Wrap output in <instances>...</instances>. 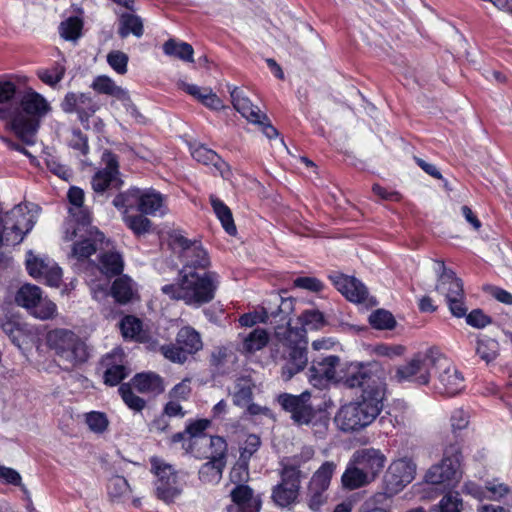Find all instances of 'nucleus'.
<instances>
[{"label": "nucleus", "mask_w": 512, "mask_h": 512, "mask_svg": "<svg viewBox=\"0 0 512 512\" xmlns=\"http://www.w3.org/2000/svg\"><path fill=\"white\" fill-rule=\"evenodd\" d=\"M191 154L196 161L203 164H213L218 169L221 168L220 164H224L216 152L203 145L193 148Z\"/></svg>", "instance_id": "obj_46"}, {"label": "nucleus", "mask_w": 512, "mask_h": 512, "mask_svg": "<svg viewBox=\"0 0 512 512\" xmlns=\"http://www.w3.org/2000/svg\"><path fill=\"white\" fill-rule=\"evenodd\" d=\"M26 266L32 277H43L46 283L52 287H58L60 285L62 272L59 267H50L42 259L33 256L32 253H29Z\"/></svg>", "instance_id": "obj_22"}, {"label": "nucleus", "mask_w": 512, "mask_h": 512, "mask_svg": "<svg viewBox=\"0 0 512 512\" xmlns=\"http://www.w3.org/2000/svg\"><path fill=\"white\" fill-rule=\"evenodd\" d=\"M338 364L339 357L333 355L325 357L321 361H313L309 369V381L313 386H319L323 379H334Z\"/></svg>", "instance_id": "obj_25"}, {"label": "nucleus", "mask_w": 512, "mask_h": 512, "mask_svg": "<svg viewBox=\"0 0 512 512\" xmlns=\"http://www.w3.org/2000/svg\"><path fill=\"white\" fill-rule=\"evenodd\" d=\"M180 258L183 262V266L179 270L180 274L208 272L207 268L210 266V259L202 246L181 252Z\"/></svg>", "instance_id": "obj_24"}, {"label": "nucleus", "mask_w": 512, "mask_h": 512, "mask_svg": "<svg viewBox=\"0 0 512 512\" xmlns=\"http://www.w3.org/2000/svg\"><path fill=\"white\" fill-rule=\"evenodd\" d=\"M271 358L281 366V376L285 381L304 370L308 357L307 341L302 331L278 325L275 328V341L271 346Z\"/></svg>", "instance_id": "obj_2"}, {"label": "nucleus", "mask_w": 512, "mask_h": 512, "mask_svg": "<svg viewBox=\"0 0 512 512\" xmlns=\"http://www.w3.org/2000/svg\"><path fill=\"white\" fill-rule=\"evenodd\" d=\"M293 309V301L291 299H281V303L278 306L277 311H272L270 316L273 318L279 317V322H285L287 324L286 327H290L289 316Z\"/></svg>", "instance_id": "obj_59"}, {"label": "nucleus", "mask_w": 512, "mask_h": 512, "mask_svg": "<svg viewBox=\"0 0 512 512\" xmlns=\"http://www.w3.org/2000/svg\"><path fill=\"white\" fill-rule=\"evenodd\" d=\"M499 343L487 335H478L475 353L486 364L493 362L499 356Z\"/></svg>", "instance_id": "obj_31"}, {"label": "nucleus", "mask_w": 512, "mask_h": 512, "mask_svg": "<svg viewBox=\"0 0 512 512\" xmlns=\"http://www.w3.org/2000/svg\"><path fill=\"white\" fill-rule=\"evenodd\" d=\"M205 442H209L211 453L208 457L216 458V459H225L227 453V443L224 438L220 436H211L209 439L206 437L203 438Z\"/></svg>", "instance_id": "obj_56"}, {"label": "nucleus", "mask_w": 512, "mask_h": 512, "mask_svg": "<svg viewBox=\"0 0 512 512\" xmlns=\"http://www.w3.org/2000/svg\"><path fill=\"white\" fill-rule=\"evenodd\" d=\"M370 324L376 329H392L396 321L393 315L386 310H376L369 317Z\"/></svg>", "instance_id": "obj_49"}, {"label": "nucleus", "mask_w": 512, "mask_h": 512, "mask_svg": "<svg viewBox=\"0 0 512 512\" xmlns=\"http://www.w3.org/2000/svg\"><path fill=\"white\" fill-rule=\"evenodd\" d=\"M385 371L377 362L366 364H351L343 377L345 387L354 389L362 388V393L368 392L379 397L385 396L386 383Z\"/></svg>", "instance_id": "obj_7"}, {"label": "nucleus", "mask_w": 512, "mask_h": 512, "mask_svg": "<svg viewBox=\"0 0 512 512\" xmlns=\"http://www.w3.org/2000/svg\"><path fill=\"white\" fill-rule=\"evenodd\" d=\"M335 469L336 464L334 462L326 461L312 475L306 492V501L311 510L319 511L321 506L326 503V492Z\"/></svg>", "instance_id": "obj_13"}, {"label": "nucleus", "mask_w": 512, "mask_h": 512, "mask_svg": "<svg viewBox=\"0 0 512 512\" xmlns=\"http://www.w3.org/2000/svg\"><path fill=\"white\" fill-rule=\"evenodd\" d=\"M191 393L190 379L185 378L182 382L175 385L169 392V399L174 401H185Z\"/></svg>", "instance_id": "obj_60"}, {"label": "nucleus", "mask_w": 512, "mask_h": 512, "mask_svg": "<svg viewBox=\"0 0 512 512\" xmlns=\"http://www.w3.org/2000/svg\"><path fill=\"white\" fill-rule=\"evenodd\" d=\"M49 110L48 102L40 94L29 91L19 96L8 124L22 142L33 144L40 119Z\"/></svg>", "instance_id": "obj_4"}, {"label": "nucleus", "mask_w": 512, "mask_h": 512, "mask_svg": "<svg viewBox=\"0 0 512 512\" xmlns=\"http://www.w3.org/2000/svg\"><path fill=\"white\" fill-rule=\"evenodd\" d=\"M343 486L349 490H355L366 485H369L374 481L369 475L353 465L350 461L348 466L341 477Z\"/></svg>", "instance_id": "obj_30"}, {"label": "nucleus", "mask_w": 512, "mask_h": 512, "mask_svg": "<svg viewBox=\"0 0 512 512\" xmlns=\"http://www.w3.org/2000/svg\"><path fill=\"white\" fill-rule=\"evenodd\" d=\"M230 96L233 107L249 122L260 126L267 138L272 139L278 136L277 129L273 127L267 115L258 106L252 104L244 90L233 87Z\"/></svg>", "instance_id": "obj_12"}, {"label": "nucleus", "mask_w": 512, "mask_h": 512, "mask_svg": "<svg viewBox=\"0 0 512 512\" xmlns=\"http://www.w3.org/2000/svg\"><path fill=\"white\" fill-rule=\"evenodd\" d=\"M261 446V439L255 434H250L245 439L243 446L240 448V461L247 467L248 461L257 452Z\"/></svg>", "instance_id": "obj_50"}, {"label": "nucleus", "mask_w": 512, "mask_h": 512, "mask_svg": "<svg viewBox=\"0 0 512 512\" xmlns=\"http://www.w3.org/2000/svg\"><path fill=\"white\" fill-rule=\"evenodd\" d=\"M119 328L125 339H132L138 342H147L149 340V335L143 329L141 320L135 316H125L120 321Z\"/></svg>", "instance_id": "obj_29"}, {"label": "nucleus", "mask_w": 512, "mask_h": 512, "mask_svg": "<svg viewBox=\"0 0 512 512\" xmlns=\"http://www.w3.org/2000/svg\"><path fill=\"white\" fill-rule=\"evenodd\" d=\"M299 491L300 490L297 488L285 485L284 483L280 482L277 486L274 487L272 498L277 505L286 507L296 501L299 496Z\"/></svg>", "instance_id": "obj_40"}, {"label": "nucleus", "mask_w": 512, "mask_h": 512, "mask_svg": "<svg viewBox=\"0 0 512 512\" xmlns=\"http://www.w3.org/2000/svg\"><path fill=\"white\" fill-rule=\"evenodd\" d=\"M337 290L352 302H362L367 297L366 287L356 278L338 274L330 276Z\"/></svg>", "instance_id": "obj_23"}, {"label": "nucleus", "mask_w": 512, "mask_h": 512, "mask_svg": "<svg viewBox=\"0 0 512 512\" xmlns=\"http://www.w3.org/2000/svg\"><path fill=\"white\" fill-rule=\"evenodd\" d=\"M281 466V482L284 483L285 485H289L300 490L301 481L303 478H306L307 475H304V473L295 472L294 467L284 465Z\"/></svg>", "instance_id": "obj_54"}, {"label": "nucleus", "mask_w": 512, "mask_h": 512, "mask_svg": "<svg viewBox=\"0 0 512 512\" xmlns=\"http://www.w3.org/2000/svg\"><path fill=\"white\" fill-rule=\"evenodd\" d=\"M232 501L238 506V512H259L260 500L253 495V490L247 485H237L231 491Z\"/></svg>", "instance_id": "obj_26"}, {"label": "nucleus", "mask_w": 512, "mask_h": 512, "mask_svg": "<svg viewBox=\"0 0 512 512\" xmlns=\"http://www.w3.org/2000/svg\"><path fill=\"white\" fill-rule=\"evenodd\" d=\"M384 397L362 393L356 401L340 407L335 422L344 432L359 431L369 426L379 415L383 407Z\"/></svg>", "instance_id": "obj_5"}, {"label": "nucleus", "mask_w": 512, "mask_h": 512, "mask_svg": "<svg viewBox=\"0 0 512 512\" xmlns=\"http://www.w3.org/2000/svg\"><path fill=\"white\" fill-rule=\"evenodd\" d=\"M466 322L468 325L482 329L492 323V318L486 315L481 309H474L470 313L466 312Z\"/></svg>", "instance_id": "obj_57"}, {"label": "nucleus", "mask_w": 512, "mask_h": 512, "mask_svg": "<svg viewBox=\"0 0 512 512\" xmlns=\"http://www.w3.org/2000/svg\"><path fill=\"white\" fill-rule=\"evenodd\" d=\"M416 474V464L408 458L393 461L384 476L386 488L391 493H397L413 481Z\"/></svg>", "instance_id": "obj_16"}, {"label": "nucleus", "mask_w": 512, "mask_h": 512, "mask_svg": "<svg viewBox=\"0 0 512 512\" xmlns=\"http://www.w3.org/2000/svg\"><path fill=\"white\" fill-rule=\"evenodd\" d=\"M85 422L91 431L98 434L105 432L109 425L106 414L96 411L87 413Z\"/></svg>", "instance_id": "obj_51"}, {"label": "nucleus", "mask_w": 512, "mask_h": 512, "mask_svg": "<svg viewBox=\"0 0 512 512\" xmlns=\"http://www.w3.org/2000/svg\"><path fill=\"white\" fill-rule=\"evenodd\" d=\"M101 271L107 276H116L123 270L121 255L115 252L104 253L100 258Z\"/></svg>", "instance_id": "obj_42"}, {"label": "nucleus", "mask_w": 512, "mask_h": 512, "mask_svg": "<svg viewBox=\"0 0 512 512\" xmlns=\"http://www.w3.org/2000/svg\"><path fill=\"white\" fill-rule=\"evenodd\" d=\"M124 221L127 226L137 235L144 234L150 230L151 221L141 215H124Z\"/></svg>", "instance_id": "obj_52"}, {"label": "nucleus", "mask_w": 512, "mask_h": 512, "mask_svg": "<svg viewBox=\"0 0 512 512\" xmlns=\"http://www.w3.org/2000/svg\"><path fill=\"white\" fill-rule=\"evenodd\" d=\"M164 203V197L155 190L141 192L138 210L144 214H154L160 210Z\"/></svg>", "instance_id": "obj_38"}, {"label": "nucleus", "mask_w": 512, "mask_h": 512, "mask_svg": "<svg viewBox=\"0 0 512 512\" xmlns=\"http://www.w3.org/2000/svg\"><path fill=\"white\" fill-rule=\"evenodd\" d=\"M15 302L41 320L50 319L56 313V305L52 301L42 298L40 288L35 285H23L16 293Z\"/></svg>", "instance_id": "obj_14"}, {"label": "nucleus", "mask_w": 512, "mask_h": 512, "mask_svg": "<svg viewBox=\"0 0 512 512\" xmlns=\"http://www.w3.org/2000/svg\"><path fill=\"white\" fill-rule=\"evenodd\" d=\"M459 458L457 455L444 457L441 463L433 465L425 475V481L433 485L458 481L461 473L459 471Z\"/></svg>", "instance_id": "obj_18"}, {"label": "nucleus", "mask_w": 512, "mask_h": 512, "mask_svg": "<svg viewBox=\"0 0 512 512\" xmlns=\"http://www.w3.org/2000/svg\"><path fill=\"white\" fill-rule=\"evenodd\" d=\"M299 320L303 326V331L307 329L317 330L325 325V320L323 314L318 310H307L304 311Z\"/></svg>", "instance_id": "obj_48"}, {"label": "nucleus", "mask_w": 512, "mask_h": 512, "mask_svg": "<svg viewBox=\"0 0 512 512\" xmlns=\"http://www.w3.org/2000/svg\"><path fill=\"white\" fill-rule=\"evenodd\" d=\"M217 287L216 273L189 272L178 273L177 283L164 285L161 291L172 300L183 301L187 305L201 306L214 299Z\"/></svg>", "instance_id": "obj_3"}, {"label": "nucleus", "mask_w": 512, "mask_h": 512, "mask_svg": "<svg viewBox=\"0 0 512 512\" xmlns=\"http://www.w3.org/2000/svg\"><path fill=\"white\" fill-rule=\"evenodd\" d=\"M70 146L73 149L79 150L83 155L88 152L87 137L79 130H73L70 139Z\"/></svg>", "instance_id": "obj_63"}, {"label": "nucleus", "mask_w": 512, "mask_h": 512, "mask_svg": "<svg viewBox=\"0 0 512 512\" xmlns=\"http://www.w3.org/2000/svg\"><path fill=\"white\" fill-rule=\"evenodd\" d=\"M64 239L73 241L70 257L77 261L88 259L92 254L104 249V235L98 230H84L80 227L69 228L65 232Z\"/></svg>", "instance_id": "obj_11"}, {"label": "nucleus", "mask_w": 512, "mask_h": 512, "mask_svg": "<svg viewBox=\"0 0 512 512\" xmlns=\"http://www.w3.org/2000/svg\"><path fill=\"white\" fill-rule=\"evenodd\" d=\"M269 342V335L263 328H256L243 339V351L255 353L264 348Z\"/></svg>", "instance_id": "obj_36"}, {"label": "nucleus", "mask_w": 512, "mask_h": 512, "mask_svg": "<svg viewBox=\"0 0 512 512\" xmlns=\"http://www.w3.org/2000/svg\"><path fill=\"white\" fill-rule=\"evenodd\" d=\"M123 356L122 349L117 348L103 359V365L106 367L104 372L105 384L115 386L128 376L129 371L123 365Z\"/></svg>", "instance_id": "obj_21"}, {"label": "nucleus", "mask_w": 512, "mask_h": 512, "mask_svg": "<svg viewBox=\"0 0 512 512\" xmlns=\"http://www.w3.org/2000/svg\"><path fill=\"white\" fill-rule=\"evenodd\" d=\"M294 285L312 292H319L323 289L322 282L314 277H298L294 280Z\"/></svg>", "instance_id": "obj_62"}, {"label": "nucleus", "mask_w": 512, "mask_h": 512, "mask_svg": "<svg viewBox=\"0 0 512 512\" xmlns=\"http://www.w3.org/2000/svg\"><path fill=\"white\" fill-rule=\"evenodd\" d=\"M140 197L141 191L139 189H131L125 193L118 194L113 200V205L116 208H125L124 215H126L128 214V208H132L136 204L139 208Z\"/></svg>", "instance_id": "obj_47"}, {"label": "nucleus", "mask_w": 512, "mask_h": 512, "mask_svg": "<svg viewBox=\"0 0 512 512\" xmlns=\"http://www.w3.org/2000/svg\"><path fill=\"white\" fill-rule=\"evenodd\" d=\"M108 64L120 75L127 72L128 56L119 50H114L107 55Z\"/></svg>", "instance_id": "obj_55"}, {"label": "nucleus", "mask_w": 512, "mask_h": 512, "mask_svg": "<svg viewBox=\"0 0 512 512\" xmlns=\"http://www.w3.org/2000/svg\"><path fill=\"white\" fill-rule=\"evenodd\" d=\"M119 393L125 402V404L134 411H141L144 409L146 402L143 398L137 396L132 391V384L131 383H123L119 387Z\"/></svg>", "instance_id": "obj_45"}, {"label": "nucleus", "mask_w": 512, "mask_h": 512, "mask_svg": "<svg viewBox=\"0 0 512 512\" xmlns=\"http://www.w3.org/2000/svg\"><path fill=\"white\" fill-rule=\"evenodd\" d=\"M314 457V450L311 447H304L301 452L281 462V465L295 468V472L308 475L310 468L307 463Z\"/></svg>", "instance_id": "obj_39"}, {"label": "nucleus", "mask_w": 512, "mask_h": 512, "mask_svg": "<svg viewBox=\"0 0 512 512\" xmlns=\"http://www.w3.org/2000/svg\"><path fill=\"white\" fill-rule=\"evenodd\" d=\"M118 33L121 38H126L130 33L136 37L143 35L142 19L131 13H122L119 18Z\"/></svg>", "instance_id": "obj_34"}, {"label": "nucleus", "mask_w": 512, "mask_h": 512, "mask_svg": "<svg viewBox=\"0 0 512 512\" xmlns=\"http://www.w3.org/2000/svg\"><path fill=\"white\" fill-rule=\"evenodd\" d=\"M210 203H211L214 213L216 214L217 218L220 220L224 230L229 235L235 236L237 233V228L234 223V219H233L232 212H231L230 208L214 195L210 196Z\"/></svg>", "instance_id": "obj_32"}, {"label": "nucleus", "mask_w": 512, "mask_h": 512, "mask_svg": "<svg viewBox=\"0 0 512 512\" xmlns=\"http://www.w3.org/2000/svg\"><path fill=\"white\" fill-rule=\"evenodd\" d=\"M130 492L127 480L119 475L113 476L108 483V493L112 498H121Z\"/></svg>", "instance_id": "obj_53"}, {"label": "nucleus", "mask_w": 512, "mask_h": 512, "mask_svg": "<svg viewBox=\"0 0 512 512\" xmlns=\"http://www.w3.org/2000/svg\"><path fill=\"white\" fill-rule=\"evenodd\" d=\"M311 393L304 391L300 395L282 393L277 401L283 410L291 414V419L297 425H309L316 417V410L312 406Z\"/></svg>", "instance_id": "obj_15"}, {"label": "nucleus", "mask_w": 512, "mask_h": 512, "mask_svg": "<svg viewBox=\"0 0 512 512\" xmlns=\"http://www.w3.org/2000/svg\"><path fill=\"white\" fill-rule=\"evenodd\" d=\"M102 160L105 168L97 171L92 178L93 190L102 193L109 189H119L123 181L119 177L118 159L115 154L106 151L103 153Z\"/></svg>", "instance_id": "obj_17"}, {"label": "nucleus", "mask_w": 512, "mask_h": 512, "mask_svg": "<svg viewBox=\"0 0 512 512\" xmlns=\"http://www.w3.org/2000/svg\"><path fill=\"white\" fill-rule=\"evenodd\" d=\"M83 21L81 18L73 16L62 21L59 26V33L62 38L68 41H77L82 33Z\"/></svg>", "instance_id": "obj_41"}, {"label": "nucleus", "mask_w": 512, "mask_h": 512, "mask_svg": "<svg viewBox=\"0 0 512 512\" xmlns=\"http://www.w3.org/2000/svg\"><path fill=\"white\" fill-rule=\"evenodd\" d=\"M151 472L155 476L154 493L157 499L171 504L175 502L184 488V482L174 467L164 460L153 457L150 460Z\"/></svg>", "instance_id": "obj_8"}, {"label": "nucleus", "mask_w": 512, "mask_h": 512, "mask_svg": "<svg viewBox=\"0 0 512 512\" xmlns=\"http://www.w3.org/2000/svg\"><path fill=\"white\" fill-rule=\"evenodd\" d=\"M203 91L204 94L200 100L201 103H203L208 108L215 110L221 109L223 107L221 99L215 93H213L211 89L204 88Z\"/></svg>", "instance_id": "obj_64"}, {"label": "nucleus", "mask_w": 512, "mask_h": 512, "mask_svg": "<svg viewBox=\"0 0 512 512\" xmlns=\"http://www.w3.org/2000/svg\"><path fill=\"white\" fill-rule=\"evenodd\" d=\"M163 51L166 55L178 58L185 62L194 61V49L186 42H178L171 38L163 44Z\"/></svg>", "instance_id": "obj_35"}, {"label": "nucleus", "mask_w": 512, "mask_h": 512, "mask_svg": "<svg viewBox=\"0 0 512 512\" xmlns=\"http://www.w3.org/2000/svg\"><path fill=\"white\" fill-rule=\"evenodd\" d=\"M255 385L250 379L241 378L237 381L234 403L237 406H246L252 401Z\"/></svg>", "instance_id": "obj_44"}, {"label": "nucleus", "mask_w": 512, "mask_h": 512, "mask_svg": "<svg viewBox=\"0 0 512 512\" xmlns=\"http://www.w3.org/2000/svg\"><path fill=\"white\" fill-rule=\"evenodd\" d=\"M111 292L117 302L122 304L129 302L133 296L131 280L127 277L117 278L113 282Z\"/></svg>", "instance_id": "obj_43"}, {"label": "nucleus", "mask_w": 512, "mask_h": 512, "mask_svg": "<svg viewBox=\"0 0 512 512\" xmlns=\"http://www.w3.org/2000/svg\"><path fill=\"white\" fill-rule=\"evenodd\" d=\"M47 342L55 351L59 364L70 370L85 363L89 352L85 342L74 332L66 329H55L48 333Z\"/></svg>", "instance_id": "obj_6"}, {"label": "nucleus", "mask_w": 512, "mask_h": 512, "mask_svg": "<svg viewBox=\"0 0 512 512\" xmlns=\"http://www.w3.org/2000/svg\"><path fill=\"white\" fill-rule=\"evenodd\" d=\"M202 348L200 333L191 326H184L177 332L175 343L161 346L160 351L169 361L184 364Z\"/></svg>", "instance_id": "obj_10"}, {"label": "nucleus", "mask_w": 512, "mask_h": 512, "mask_svg": "<svg viewBox=\"0 0 512 512\" xmlns=\"http://www.w3.org/2000/svg\"><path fill=\"white\" fill-rule=\"evenodd\" d=\"M462 499L458 494H447L445 495L440 503V512H461L462 510Z\"/></svg>", "instance_id": "obj_58"}, {"label": "nucleus", "mask_w": 512, "mask_h": 512, "mask_svg": "<svg viewBox=\"0 0 512 512\" xmlns=\"http://www.w3.org/2000/svg\"><path fill=\"white\" fill-rule=\"evenodd\" d=\"M61 106L67 113L76 112L81 122L87 121L98 109L93 100L84 93H68Z\"/></svg>", "instance_id": "obj_20"}, {"label": "nucleus", "mask_w": 512, "mask_h": 512, "mask_svg": "<svg viewBox=\"0 0 512 512\" xmlns=\"http://www.w3.org/2000/svg\"><path fill=\"white\" fill-rule=\"evenodd\" d=\"M209 459L204 463L199 470V478L201 481L211 483L218 481L221 478L225 461L206 456Z\"/></svg>", "instance_id": "obj_37"}, {"label": "nucleus", "mask_w": 512, "mask_h": 512, "mask_svg": "<svg viewBox=\"0 0 512 512\" xmlns=\"http://www.w3.org/2000/svg\"><path fill=\"white\" fill-rule=\"evenodd\" d=\"M441 271L438 276L435 290L445 298L451 314L457 318L466 315L468 307L465 304L464 285L456 273L447 268L443 261H439Z\"/></svg>", "instance_id": "obj_9"}, {"label": "nucleus", "mask_w": 512, "mask_h": 512, "mask_svg": "<svg viewBox=\"0 0 512 512\" xmlns=\"http://www.w3.org/2000/svg\"><path fill=\"white\" fill-rule=\"evenodd\" d=\"M132 386L140 393L158 395L164 391L162 378L153 372L138 373L131 379Z\"/></svg>", "instance_id": "obj_27"}, {"label": "nucleus", "mask_w": 512, "mask_h": 512, "mask_svg": "<svg viewBox=\"0 0 512 512\" xmlns=\"http://www.w3.org/2000/svg\"><path fill=\"white\" fill-rule=\"evenodd\" d=\"M92 87L99 93L116 97L119 100H130L128 92L123 88L117 86L115 82L108 76H98L94 80Z\"/></svg>", "instance_id": "obj_33"}, {"label": "nucleus", "mask_w": 512, "mask_h": 512, "mask_svg": "<svg viewBox=\"0 0 512 512\" xmlns=\"http://www.w3.org/2000/svg\"><path fill=\"white\" fill-rule=\"evenodd\" d=\"M434 375V389L441 394L455 395L464 387V377L435 347L415 354L406 364L399 366L394 378L398 382L412 381L427 385Z\"/></svg>", "instance_id": "obj_1"}, {"label": "nucleus", "mask_w": 512, "mask_h": 512, "mask_svg": "<svg viewBox=\"0 0 512 512\" xmlns=\"http://www.w3.org/2000/svg\"><path fill=\"white\" fill-rule=\"evenodd\" d=\"M17 95V88L13 82H0V119L10 120L19 98Z\"/></svg>", "instance_id": "obj_28"}, {"label": "nucleus", "mask_w": 512, "mask_h": 512, "mask_svg": "<svg viewBox=\"0 0 512 512\" xmlns=\"http://www.w3.org/2000/svg\"><path fill=\"white\" fill-rule=\"evenodd\" d=\"M350 461L375 480L383 470L386 458L378 449L363 448L355 451Z\"/></svg>", "instance_id": "obj_19"}, {"label": "nucleus", "mask_w": 512, "mask_h": 512, "mask_svg": "<svg viewBox=\"0 0 512 512\" xmlns=\"http://www.w3.org/2000/svg\"><path fill=\"white\" fill-rule=\"evenodd\" d=\"M210 421L207 419H200L190 423L186 427V432L192 439L200 438V440L204 441V431L209 427ZM197 440L193 442L196 444Z\"/></svg>", "instance_id": "obj_61"}]
</instances>
